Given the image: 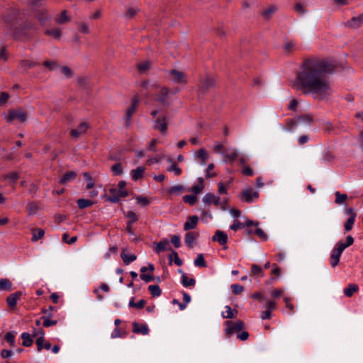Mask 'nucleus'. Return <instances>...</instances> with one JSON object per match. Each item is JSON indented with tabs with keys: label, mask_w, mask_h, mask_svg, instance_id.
I'll use <instances>...</instances> for the list:
<instances>
[{
	"label": "nucleus",
	"mask_w": 363,
	"mask_h": 363,
	"mask_svg": "<svg viewBox=\"0 0 363 363\" xmlns=\"http://www.w3.org/2000/svg\"><path fill=\"white\" fill-rule=\"evenodd\" d=\"M336 69L337 65L326 59L306 58L296 73L294 85L303 94H312L314 99L327 100L333 92L328 75L334 74Z\"/></svg>",
	"instance_id": "1"
},
{
	"label": "nucleus",
	"mask_w": 363,
	"mask_h": 363,
	"mask_svg": "<svg viewBox=\"0 0 363 363\" xmlns=\"http://www.w3.org/2000/svg\"><path fill=\"white\" fill-rule=\"evenodd\" d=\"M17 16V11H13L7 16L6 21L9 24L13 38L15 40H23L29 38L28 31L36 30V27L30 21H20Z\"/></svg>",
	"instance_id": "2"
},
{
	"label": "nucleus",
	"mask_w": 363,
	"mask_h": 363,
	"mask_svg": "<svg viewBox=\"0 0 363 363\" xmlns=\"http://www.w3.org/2000/svg\"><path fill=\"white\" fill-rule=\"evenodd\" d=\"M5 119L9 123L15 120H18L20 123H24L28 119V113L23 108L9 109Z\"/></svg>",
	"instance_id": "3"
},
{
	"label": "nucleus",
	"mask_w": 363,
	"mask_h": 363,
	"mask_svg": "<svg viewBox=\"0 0 363 363\" xmlns=\"http://www.w3.org/2000/svg\"><path fill=\"white\" fill-rule=\"evenodd\" d=\"M225 325L227 326L225 329L227 337H230L235 332L242 331L245 328V323L241 320L235 323H233L231 320H227L225 322Z\"/></svg>",
	"instance_id": "4"
},
{
	"label": "nucleus",
	"mask_w": 363,
	"mask_h": 363,
	"mask_svg": "<svg viewBox=\"0 0 363 363\" xmlns=\"http://www.w3.org/2000/svg\"><path fill=\"white\" fill-rule=\"evenodd\" d=\"M344 250L345 249L337 242L330 257V263L332 267H335L338 265L341 255Z\"/></svg>",
	"instance_id": "5"
},
{
	"label": "nucleus",
	"mask_w": 363,
	"mask_h": 363,
	"mask_svg": "<svg viewBox=\"0 0 363 363\" xmlns=\"http://www.w3.org/2000/svg\"><path fill=\"white\" fill-rule=\"evenodd\" d=\"M139 103L140 99L137 95L131 99L130 106L127 109L125 114V126L127 128L130 126L132 116L136 111Z\"/></svg>",
	"instance_id": "6"
},
{
	"label": "nucleus",
	"mask_w": 363,
	"mask_h": 363,
	"mask_svg": "<svg viewBox=\"0 0 363 363\" xmlns=\"http://www.w3.org/2000/svg\"><path fill=\"white\" fill-rule=\"evenodd\" d=\"M124 215L126 218H128V220L126 223L125 230L127 233L130 235H134L133 224L136 223L138 220V216L132 211H127L124 213Z\"/></svg>",
	"instance_id": "7"
},
{
	"label": "nucleus",
	"mask_w": 363,
	"mask_h": 363,
	"mask_svg": "<svg viewBox=\"0 0 363 363\" xmlns=\"http://www.w3.org/2000/svg\"><path fill=\"white\" fill-rule=\"evenodd\" d=\"M345 213L349 215L350 217L344 223V229L345 232H350L352 229L355 218L357 217V213L352 208H346Z\"/></svg>",
	"instance_id": "8"
},
{
	"label": "nucleus",
	"mask_w": 363,
	"mask_h": 363,
	"mask_svg": "<svg viewBox=\"0 0 363 363\" xmlns=\"http://www.w3.org/2000/svg\"><path fill=\"white\" fill-rule=\"evenodd\" d=\"M344 26L350 29H357L363 26V13L354 16L344 23Z\"/></svg>",
	"instance_id": "9"
},
{
	"label": "nucleus",
	"mask_w": 363,
	"mask_h": 363,
	"mask_svg": "<svg viewBox=\"0 0 363 363\" xmlns=\"http://www.w3.org/2000/svg\"><path fill=\"white\" fill-rule=\"evenodd\" d=\"M259 197V192L258 191H252V189L251 187H249L246 189L245 190L242 191L240 194V199L242 201H244L248 203H250L253 201V199H257Z\"/></svg>",
	"instance_id": "10"
},
{
	"label": "nucleus",
	"mask_w": 363,
	"mask_h": 363,
	"mask_svg": "<svg viewBox=\"0 0 363 363\" xmlns=\"http://www.w3.org/2000/svg\"><path fill=\"white\" fill-rule=\"evenodd\" d=\"M167 128L168 125L165 116H160L154 121L153 128L159 130L164 135L167 134Z\"/></svg>",
	"instance_id": "11"
},
{
	"label": "nucleus",
	"mask_w": 363,
	"mask_h": 363,
	"mask_svg": "<svg viewBox=\"0 0 363 363\" xmlns=\"http://www.w3.org/2000/svg\"><path fill=\"white\" fill-rule=\"evenodd\" d=\"M212 241L218 242L220 245L223 246V248L224 250L228 249V247L225 246L228 242V235L225 232L217 230L215 232L214 235L212 237Z\"/></svg>",
	"instance_id": "12"
},
{
	"label": "nucleus",
	"mask_w": 363,
	"mask_h": 363,
	"mask_svg": "<svg viewBox=\"0 0 363 363\" xmlns=\"http://www.w3.org/2000/svg\"><path fill=\"white\" fill-rule=\"evenodd\" d=\"M89 128L88 123L82 122L78 125L77 128L71 130L70 136L72 138H78L80 135L84 134Z\"/></svg>",
	"instance_id": "13"
},
{
	"label": "nucleus",
	"mask_w": 363,
	"mask_h": 363,
	"mask_svg": "<svg viewBox=\"0 0 363 363\" xmlns=\"http://www.w3.org/2000/svg\"><path fill=\"white\" fill-rule=\"evenodd\" d=\"M200 82L201 84L200 91L203 94L206 93V91L210 88L214 87L216 85V81L214 79L210 77L209 76H206L205 78H201L200 79Z\"/></svg>",
	"instance_id": "14"
},
{
	"label": "nucleus",
	"mask_w": 363,
	"mask_h": 363,
	"mask_svg": "<svg viewBox=\"0 0 363 363\" xmlns=\"http://www.w3.org/2000/svg\"><path fill=\"white\" fill-rule=\"evenodd\" d=\"M22 292L18 291L13 294H10L9 296H7L6 301L8 303L10 309L13 310L17 304V301L20 298V297L22 296Z\"/></svg>",
	"instance_id": "15"
},
{
	"label": "nucleus",
	"mask_w": 363,
	"mask_h": 363,
	"mask_svg": "<svg viewBox=\"0 0 363 363\" xmlns=\"http://www.w3.org/2000/svg\"><path fill=\"white\" fill-rule=\"evenodd\" d=\"M169 90L167 87H163L157 94V101L163 106H168L167 101Z\"/></svg>",
	"instance_id": "16"
},
{
	"label": "nucleus",
	"mask_w": 363,
	"mask_h": 363,
	"mask_svg": "<svg viewBox=\"0 0 363 363\" xmlns=\"http://www.w3.org/2000/svg\"><path fill=\"white\" fill-rule=\"evenodd\" d=\"M199 221V217L197 216H191L187 218V220L184 224V230L189 231L194 229Z\"/></svg>",
	"instance_id": "17"
},
{
	"label": "nucleus",
	"mask_w": 363,
	"mask_h": 363,
	"mask_svg": "<svg viewBox=\"0 0 363 363\" xmlns=\"http://www.w3.org/2000/svg\"><path fill=\"white\" fill-rule=\"evenodd\" d=\"M199 236V233L196 232H187L184 236V242L186 245L191 249L194 247V242Z\"/></svg>",
	"instance_id": "18"
},
{
	"label": "nucleus",
	"mask_w": 363,
	"mask_h": 363,
	"mask_svg": "<svg viewBox=\"0 0 363 363\" xmlns=\"http://www.w3.org/2000/svg\"><path fill=\"white\" fill-rule=\"evenodd\" d=\"M203 201L208 204L211 205V203L214 204L215 206H219L220 202V197L215 196L213 193H207L203 197Z\"/></svg>",
	"instance_id": "19"
},
{
	"label": "nucleus",
	"mask_w": 363,
	"mask_h": 363,
	"mask_svg": "<svg viewBox=\"0 0 363 363\" xmlns=\"http://www.w3.org/2000/svg\"><path fill=\"white\" fill-rule=\"evenodd\" d=\"M169 74L173 77L172 80L174 83L180 84L185 82V74L183 72L177 69H171Z\"/></svg>",
	"instance_id": "20"
},
{
	"label": "nucleus",
	"mask_w": 363,
	"mask_h": 363,
	"mask_svg": "<svg viewBox=\"0 0 363 363\" xmlns=\"http://www.w3.org/2000/svg\"><path fill=\"white\" fill-rule=\"evenodd\" d=\"M133 332L137 334L147 335L149 328L146 324H140L137 322L133 323Z\"/></svg>",
	"instance_id": "21"
},
{
	"label": "nucleus",
	"mask_w": 363,
	"mask_h": 363,
	"mask_svg": "<svg viewBox=\"0 0 363 363\" xmlns=\"http://www.w3.org/2000/svg\"><path fill=\"white\" fill-rule=\"evenodd\" d=\"M169 250L172 251V253L168 255L169 264L172 265L174 262L176 265L179 267L182 266L183 264V261L179 258L178 252L172 250L171 247H169Z\"/></svg>",
	"instance_id": "22"
},
{
	"label": "nucleus",
	"mask_w": 363,
	"mask_h": 363,
	"mask_svg": "<svg viewBox=\"0 0 363 363\" xmlns=\"http://www.w3.org/2000/svg\"><path fill=\"white\" fill-rule=\"evenodd\" d=\"M323 130L324 132L327 134L332 135V134H339V126H334L333 124L328 121L323 124Z\"/></svg>",
	"instance_id": "23"
},
{
	"label": "nucleus",
	"mask_w": 363,
	"mask_h": 363,
	"mask_svg": "<svg viewBox=\"0 0 363 363\" xmlns=\"http://www.w3.org/2000/svg\"><path fill=\"white\" fill-rule=\"evenodd\" d=\"M77 174L74 171H69L64 174L59 181L60 184H66L68 182L73 181L76 179Z\"/></svg>",
	"instance_id": "24"
},
{
	"label": "nucleus",
	"mask_w": 363,
	"mask_h": 363,
	"mask_svg": "<svg viewBox=\"0 0 363 363\" xmlns=\"http://www.w3.org/2000/svg\"><path fill=\"white\" fill-rule=\"evenodd\" d=\"M178 272L182 274V284L184 287L194 286L195 285L196 281L194 279H189L186 274H185L182 269H179Z\"/></svg>",
	"instance_id": "25"
},
{
	"label": "nucleus",
	"mask_w": 363,
	"mask_h": 363,
	"mask_svg": "<svg viewBox=\"0 0 363 363\" xmlns=\"http://www.w3.org/2000/svg\"><path fill=\"white\" fill-rule=\"evenodd\" d=\"M109 192L112 194V196H107L106 194H104V197H106V201L113 203L119 202L120 199L118 190L116 188H111L109 189Z\"/></svg>",
	"instance_id": "26"
},
{
	"label": "nucleus",
	"mask_w": 363,
	"mask_h": 363,
	"mask_svg": "<svg viewBox=\"0 0 363 363\" xmlns=\"http://www.w3.org/2000/svg\"><path fill=\"white\" fill-rule=\"evenodd\" d=\"M35 17L42 26H46L47 22L50 20L49 15L46 11L39 12L35 15Z\"/></svg>",
	"instance_id": "27"
},
{
	"label": "nucleus",
	"mask_w": 363,
	"mask_h": 363,
	"mask_svg": "<svg viewBox=\"0 0 363 363\" xmlns=\"http://www.w3.org/2000/svg\"><path fill=\"white\" fill-rule=\"evenodd\" d=\"M145 168L143 167H138L136 169L131 171L132 179L138 181L143 177Z\"/></svg>",
	"instance_id": "28"
},
{
	"label": "nucleus",
	"mask_w": 363,
	"mask_h": 363,
	"mask_svg": "<svg viewBox=\"0 0 363 363\" xmlns=\"http://www.w3.org/2000/svg\"><path fill=\"white\" fill-rule=\"evenodd\" d=\"M53 316L52 313H49L48 315H43L40 319L43 320V325L45 328H49L57 325V320H51L50 318Z\"/></svg>",
	"instance_id": "29"
},
{
	"label": "nucleus",
	"mask_w": 363,
	"mask_h": 363,
	"mask_svg": "<svg viewBox=\"0 0 363 363\" xmlns=\"http://www.w3.org/2000/svg\"><path fill=\"white\" fill-rule=\"evenodd\" d=\"M147 271V267H142L140 268V279L145 281L146 283L150 282L152 281H155V277L152 274H145Z\"/></svg>",
	"instance_id": "30"
},
{
	"label": "nucleus",
	"mask_w": 363,
	"mask_h": 363,
	"mask_svg": "<svg viewBox=\"0 0 363 363\" xmlns=\"http://www.w3.org/2000/svg\"><path fill=\"white\" fill-rule=\"evenodd\" d=\"M169 245V240L167 238H164L161 240L155 247L154 251L157 254H160L162 252H164L167 250V245Z\"/></svg>",
	"instance_id": "31"
},
{
	"label": "nucleus",
	"mask_w": 363,
	"mask_h": 363,
	"mask_svg": "<svg viewBox=\"0 0 363 363\" xmlns=\"http://www.w3.org/2000/svg\"><path fill=\"white\" fill-rule=\"evenodd\" d=\"M32 238L31 241L33 242H37L40 239L43 238L45 235V230L42 228L32 229Z\"/></svg>",
	"instance_id": "32"
},
{
	"label": "nucleus",
	"mask_w": 363,
	"mask_h": 363,
	"mask_svg": "<svg viewBox=\"0 0 363 363\" xmlns=\"http://www.w3.org/2000/svg\"><path fill=\"white\" fill-rule=\"evenodd\" d=\"M359 286L356 284H350L344 289V294L347 297H351L354 293L357 292Z\"/></svg>",
	"instance_id": "33"
},
{
	"label": "nucleus",
	"mask_w": 363,
	"mask_h": 363,
	"mask_svg": "<svg viewBox=\"0 0 363 363\" xmlns=\"http://www.w3.org/2000/svg\"><path fill=\"white\" fill-rule=\"evenodd\" d=\"M125 250H123L121 253V257L125 264L128 265L130 262L135 261L137 259V256L135 254L128 255L125 252Z\"/></svg>",
	"instance_id": "34"
},
{
	"label": "nucleus",
	"mask_w": 363,
	"mask_h": 363,
	"mask_svg": "<svg viewBox=\"0 0 363 363\" xmlns=\"http://www.w3.org/2000/svg\"><path fill=\"white\" fill-rule=\"evenodd\" d=\"M146 301L145 299H140L137 303L135 302V297H132L129 301L128 306L130 308H134L137 309H142L145 307L146 304Z\"/></svg>",
	"instance_id": "35"
},
{
	"label": "nucleus",
	"mask_w": 363,
	"mask_h": 363,
	"mask_svg": "<svg viewBox=\"0 0 363 363\" xmlns=\"http://www.w3.org/2000/svg\"><path fill=\"white\" fill-rule=\"evenodd\" d=\"M45 35L52 36L55 39L59 40L62 37V30L60 28L47 29Z\"/></svg>",
	"instance_id": "36"
},
{
	"label": "nucleus",
	"mask_w": 363,
	"mask_h": 363,
	"mask_svg": "<svg viewBox=\"0 0 363 363\" xmlns=\"http://www.w3.org/2000/svg\"><path fill=\"white\" fill-rule=\"evenodd\" d=\"M197 157L201 160V164L206 165L208 158V155L206 150L205 148L200 149L197 152Z\"/></svg>",
	"instance_id": "37"
},
{
	"label": "nucleus",
	"mask_w": 363,
	"mask_h": 363,
	"mask_svg": "<svg viewBox=\"0 0 363 363\" xmlns=\"http://www.w3.org/2000/svg\"><path fill=\"white\" fill-rule=\"evenodd\" d=\"M71 21L70 17L67 16V11L64 10L61 14L55 18V22L58 24H65Z\"/></svg>",
	"instance_id": "38"
},
{
	"label": "nucleus",
	"mask_w": 363,
	"mask_h": 363,
	"mask_svg": "<svg viewBox=\"0 0 363 363\" xmlns=\"http://www.w3.org/2000/svg\"><path fill=\"white\" fill-rule=\"evenodd\" d=\"M21 338L23 339L22 345L23 347H30L33 343V337L28 333H23L21 334Z\"/></svg>",
	"instance_id": "39"
},
{
	"label": "nucleus",
	"mask_w": 363,
	"mask_h": 363,
	"mask_svg": "<svg viewBox=\"0 0 363 363\" xmlns=\"http://www.w3.org/2000/svg\"><path fill=\"white\" fill-rule=\"evenodd\" d=\"M12 289V283L9 279H0V290L10 291Z\"/></svg>",
	"instance_id": "40"
},
{
	"label": "nucleus",
	"mask_w": 363,
	"mask_h": 363,
	"mask_svg": "<svg viewBox=\"0 0 363 363\" xmlns=\"http://www.w3.org/2000/svg\"><path fill=\"white\" fill-rule=\"evenodd\" d=\"M297 121L298 123H306L307 124H311L313 122V116L312 114L309 113L300 115L297 117Z\"/></svg>",
	"instance_id": "41"
},
{
	"label": "nucleus",
	"mask_w": 363,
	"mask_h": 363,
	"mask_svg": "<svg viewBox=\"0 0 363 363\" xmlns=\"http://www.w3.org/2000/svg\"><path fill=\"white\" fill-rule=\"evenodd\" d=\"M118 193L119 197L125 198V197L128 196V192L126 189H124L125 186H126L125 181H123V180L120 181L118 182Z\"/></svg>",
	"instance_id": "42"
},
{
	"label": "nucleus",
	"mask_w": 363,
	"mask_h": 363,
	"mask_svg": "<svg viewBox=\"0 0 363 363\" xmlns=\"http://www.w3.org/2000/svg\"><path fill=\"white\" fill-rule=\"evenodd\" d=\"M251 275H257L258 277H263L264 276V273L260 266L256 264H252L251 265Z\"/></svg>",
	"instance_id": "43"
},
{
	"label": "nucleus",
	"mask_w": 363,
	"mask_h": 363,
	"mask_svg": "<svg viewBox=\"0 0 363 363\" xmlns=\"http://www.w3.org/2000/svg\"><path fill=\"white\" fill-rule=\"evenodd\" d=\"M277 10V7L274 5L270 6L268 9L264 10L262 16L267 20L272 17V15Z\"/></svg>",
	"instance_id": "44"
},
{
	"label": "nucleus",
	"mask_w": 363,
	"mask_h": 363,
	"mask_svg": "<svg viewBox=\"0 0 363 363\" xmlns=\"http://www.w3.org/2000/svg\"><path fill=\"white\" fill-rule=\"evenodd\" d=\"M79 208L84 209L94 205V202L85 199H79L77 201Z\"/></svg>",
	"instance_id": "45"
},
{
	"label": "nucleus",
	"mask_w": 363,
	"mask_h": 363,
	"mask_svg": "<svg viewBox=\"0 0 363 363\" xmlns=\"http://www.w3.org/2000/svg\"><path fill=\"white\" fill-rule=\"evenodd\" d=\"M148 291L152 297H158L162 294V290L158 285H150Z\"/></svg>",
	"instance_id": "46"
},
{
	"label": "nucleus",
	"mask_w": 363,
	"mask_h": 363,
	"mask_svg": "<svg viewBox=\"0 0 363 363\" xmlns=\"http://www.w3.org/2000/svg\"><path fill=\"white\" fill-rule=\"evenodd\" d=\"M111 170L114 176L121 175L123 172L122 164L117 162L111 166Z\"/></svg>",
	"instance_id": "47"
},
{
	"label": "nucleus",
	"mask_w": 363,
	"mask_h": 363,
	"mask_svg": "<svg viewBox=\"0 0 363 363\" xmlns=\"http://www.w3.org/2000/svg\"><path fill=\"white\" fill-rule=\"evenodd\" d=\"M335 203L336 204H341L344 203L347 199V195L346 194H341L340 191H336L335 193Z\"/></svg>",
	"instance_id": "48"
},
{
	"label": "nucleus",
	"mask_w": 363,
	"mask_h": 363,
	"mask_svg": "<svg viewBox=\"0 0 363 363\" xmlns=\"http://www.w3.org/2000/svg\"><path fill=\"white\" fill-rule=\"evenodd\" d=\"M183 201L184 203L189 204L190 206H194L197 201V197L196 195H185L183 196Z\"/></svg>",
	"instance_id": "49"
},
{
	"label": "nucleus",
	"mask_w": 363,
	"mask_h": 363,
	"mask_svg": "<svg viewBox=\"0 0 363 363\" xmlns=\"http://www.w3.org/2000/svg\"><path fill=\"white\" fill-rule=\"evenodd\" d=\"M194 264L196 267H207L204 257L202 254L198 255L196 259L194 260Z\"/></svg>",
	"instance_id": "50"
},
{
	"label": "nucleus",
	"mask_w": 363,
	"mask_h": 363,
	"mask_svg": "<svg viewBox=\"0 0 363 363\" xmlns=\"http://www.w3.org/2000/svg\"><path fill=\"white\" fill-rule=\"evenodd\" d=\"M354 238L352 235H347L346 238V242H342V241H338L337 242L344 248L346 249L347 247L351 246L354 243Z\"/></svg>",
	"instance_id": "51"
},
{
	"label": "nucleus",
	"mask_w": 363,
	"mask_h": 363,
	"mask_svg": "<svg viewBox=\"0 0 363 363\" xmlns=\"http://www.w3.org/2000/svg\"><path fill=\"white\" fill-rule=\"evenodd\" d=\"M38 64L35 62L30 61L28 60H23L20 62L21 67L32 68L37 66Z\"/></svg>",
	"instance_id": "52"
},
{
	"label": "nucleus",
	"mask_w": 363,
	"mask_h": 363,
	"mask_svg": "<svg viewBox=\"0 0 363 363\" xmlns=\"http://www.w3.org/2000/svg\"><path fill=\"white\" fill-rule=\"evenodd\" d=\"M167 171H169V172H174L176 176L181 175V174L182 172V169L180 167H179L177 164L175 163V162L173 163L172 165H170L167 168Z\"/></svg>",
	"instance_id": "53"
},
{
	"label": "nucleus",
	"mask_w": 363,
	"mask_h": 363,
	"mask_svg": "<svg viewBox=\"0 0 363 363\" xmlns=\"http://www.w3.org/2000/svg\"><path fill=\"white\" fill-rule=\"evenodd\" d=\"M183 301L182 303H179L180 310H184L186 307V304L191 301V296L186 292H183Z\"/></svg>",
	"instance_id": "54"
},
{
	"label": "nucleus",
	"mask_w": 363,
	"mask_h": 363,
	"mask_svg": "<svg viewBox=\"0 0 363 363\" xmlns=\"http://www.w3.org/2000/svg\"><path fill=\"white\" fill-rule=\"evenodd\" d=\"M62 240L64 242L67 244H73L77 240V236H73L69 238V235L67 233H64L62 235Z\"/></svg>",
	"instance_id": "55"
},
{
	"label": "nucleus",
	"mask_w": 363,
	"mask_h": 363,
	"mask_svg": "<svg viewBox=\"0 0 363 363\" xmlns=\"http://www.w3.org/2000/svg\"><path fill=\"white\" fill-rule=\"evenodd\" d=\"M231 289L233 294L238 295L244 291V286L240 284H232Z\"/></svg>",
	"instance_id": "56"
},
{
	"label": "nucleus",
	"mask_w": 363,
	"mask_h": 363,
	"mask_svg": "<svg viewBox=\"0 0 363 363\" xmlns=\"http://www.w3.org/2000/svg\"><path fill=\"white\" fill-rule=\"evenodd\" d=\"M4 339L11 346L15 345V337L11 332L7 333L4 336Z\"/></svg>",
	"instance_id": "57"
},
{
	"label": "nucleus",
	"mask_w": 363,
	"mask_h": 363,
	"mask_svg": "<svg viewBox=\"0 0 363 363\" xmlns=\"http://www.w3.org/2000/svg\"><path fill=\"white\" fill-rule=\"evenodd\" d=\"M4 179H10L13 182H16L19 179V175L17 172H13L10 174L4 176Z\"/></svg>",
	"instance_id": "58"
},
{
	"label": "nucleus",
	"mask_w": 363,
	"mask_h": 363,
	"mask_svg": "<svg viewBox=\"0 0 363 363\" xmlns=\"http://www.w3.org/2000/svg\"><path fill=\"white\" fill-rule=\"evenodd\" d=\"M297 122L294 119H289L285 124L284 128L288 131H291L296 125Z\"/></svg>",
	"instance_id": "59"
},
{
	"label": "nucleus",
	"mask_w": 363,
	"mask_h": 363,
	"mask_svg": "<svg viewBox=\"0 0 363 363\" xmlns=\"http://www.w3.org/2000/svg\"><path fill=\"white\" fill-rule=\"evenodd\" d=\"M245 227V224L243 223H241L238 220H235L234 223L230 225V229L237 231L239 229H242Z\"/></svg>",
	"instance_id": "60"
},
{
	"label": "nucleus",
	"mask_w": 363,
	"mask_h": 363,
	"mask_svg": "<svg viewBox=\"0 0 363 363\" xmlns=\"http://www.w3.org/2000/svg\"><path fill=\"white\" fill-rule=\"evenodd\" d=\"M254 233L255 235H257L261 240L265 241L267 240V234L262 230L261 228H257Z\"/></svg>",
	"instance_id": "61"
},
{
	"label": "nucleus",
	"mask_w": 363,
	"mask_h": 363,
	"mask_svg": "<svg viewBox=\"0 0 363 363\" xmlns=\"http://www.w3.org/2000/svg\"><path fill=\"white\" fill-rule=\"evenodd\" d=\"M149 68H150V62L147 61L138 65V69L139 72H140V73L145 72V71L149 69Z\"/></svg>",
	"instance_id": "62"
},
{
	"label": "nucleus",
	"mask_w": 363,
	"mask_h": 363,
	"mask_svg": "<svg viewBox=\"0 0 363 363\" xmlns=\"http://www.w3.org/2000/svg\"><path fill=\"white\" fill-rule=\"evenodd\" d=\"M137 203L141 204L143 206H146L150 204V201L147 197L142 196H136Z\"/></svg>",
	"instance_id": "63"
},
{
	"label": "nucleus",
	"mask_w": 363,
	"mask_h": 363,
	"mask_svg": "<svg viewBox=\"0 0 363 363\" xmlns=\"http://www.w3.org/2000/svg\"><path fill=\"white\" fill-rule=\"evenodd\" d=\"M184 187L182 185H181V184H178V185H175V186H172L169 189L168 192L169 194H177V193L181 192V191H184Z\"/></svg>",
	"instance_id": "64"
}]
</instances>
